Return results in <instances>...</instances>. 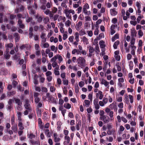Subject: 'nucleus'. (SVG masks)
<instances>
[{
	"label": "nucleus",
	"instance_id": "f257e3e1",
	"mask_svg": "<svg viewBox=\"0 0 145 145\" xmlns=\"http://www.w3.org/2000/svg\"><path fill=\"white\" fill-rule=\"evenodd\" d=\"M86 60L84 57H80L77 59L78 64L79 66L81 68H83L85 66Z\"/></svg>",
	"mask_w": 145,
	"mask_h": 145
},
{
	"label": "nucleus",
	"instance_id": "f03ea898",
	"mask_svg": "<svg viewBox=\"0 0 145 145\" xmlns=\"http://www.w3.org/2000/svg\"><path fill=\"white\" fill-rule=\"evenodd\" d=\"M35 49L36 50L35 54L37 56H39L41 54L40 48L39 45L35 44Z\"/></svg>",
	"mask_w": 145,
	"mask_h": 145
},
{
	"label": "nucleus",
	"instance_id": "7ed1b4c3",
	"mask_svg": "<svg viewBox=\"0 0 145 145\" xmlns=\"http://www.w3.org/2000/svg\"><path fill=\"white\" fill-rule=\"evenodd\" d=\"M31 48V46L29 45V44H22L20 46V48L21 50L25 49L26 50H30Z\"/></svg>",
	"mask_w": 145,
	"mask_h": 145
},
{
	"label": "nucleus",
	"instance_id": "20e7f679",
	"mask_svg": "<svg viewBox=\"0 0 145 145\" xmlns=\"http://www.w3.org/2000/svg\"><path fill=\"white\" fill-rule=\"evenodd\" d=\"M99 119L100 120L103 121L105 123H108L109 121V118L106 115L100 117Z\"/></svg>",
	"mask_w": 145,
	"mask_h": 145
},
{
	"label": "nucleus",
	"instance_id": "39448f33",
	"mask_svg": "<svg viewBox=\"0 0 145 145\" xmlns=\"http://www.w3.org/2000/svg\"><path fill=\"white\" fill-rule=\"evenodd\" d=\"M24 106L25 108L29 111H30L31 110V108L30 106V105L29 103V102L28 100H25Z\"/></svg>",
	"mask_w": 145,
	"mask_h": 145
},
{
	"label": "nucleus",
	"instance_id": "423d86ee",
	"mask_svg": "<svg viewBox=\"0 0 145 145\" xmlns=\"http://www.w3.org/2000/svg\"><path fill=\"white\" fill-rule=\"evenodd\" d=\"M63 12L65 14L66 17L69 19H71V15H70V10H68L67 9H65L64 11Z\"/></svg>",
	"mask_w": 145,
	"mask_h": 145
},
{
	"label": "nucleus",
	"instance_id": "0eeeda50",
	"mask_svg": "<svg viewBox=\"0 0 145 145\" xmlns=\"http://www.w3.org/2000/svg\"><path fill=\"white\" fill-rule=\"evenodd\" d=\"M45 33L42 32L40 35V37L41 39V42H45L46 41V38L45 37Z\"/></svg>",
	"mask_w": 145,
	"mask_h": 145
},
{
	"label": "nucleus",
	"instance_id": "6e6552de",
	"mask_svg": "<svg viewBox=\"0 0 145 145\" xmlns=\"http://www.w3.org/2000/svg\"><path fill=\"white\" fill-rule=\"evenodd\" d=\"M101 84H102L104 85L105 86L107 87V88H109V82L106 81V80L103 78H102L101 81Z\"/></svg>",
	"mask_w": 145,
	"mask_h": 145
},
{
	"label": "nucleus",
	"instance_id": "1a4fd4ad",
	"mask_svg": "<svg viewBox=\"0 0 145 145\" xmlns=\"http://www.w3.org/2000/svg\"><path fill=\"white\" fill-rule=\"evenodd\" d=\"M64 139L65 140L64 142V145H68L70 141V138L68 136H65Z\"/></svg>",
	"mask_w": 145,
	"mask_h": 145
},
{
	"label": "nucleus",
	"instance_id": "9d476101",
	"mask_svg": "<svg viewBox=\"0 0 145 145\" xmlns=\"http://www.w3.org/2000/svg\"><path fill=\"white\" fill-rule=\"evenodd\" d=\"M12 125V126L11 127L12 130L14 133H17L18 132V129L17 124H14Z\"/></svg>",
	"mask_w": 145,
	"mask_h": 145
},
{
	"label": "nucleus",
	"instance_id": "9b49d317",
	"mask_svg": "<svg viewBox=\"0 0 145 145\" xmlns=\"http://www.w3.org/2000/svg\"><path fill=\"white\" fill-rule=\"evenodd\" d=\"M110 12L111 15L113 16L116 15L118 14V12L116 11L115 8L111 9L110 10Z\"/></svg>",
	"mask_w": 145,
	"mask_h": 145
},
{
	"label": "nucleus",
	"instance_id": "f8f14e48",
	"mask_svg": "<svg viewBox=\"0 0 145 145\" xmlns=\"http://www.w3.org/2000/svg\"><path fill=\"white\" fill-rule=\"evenodd\" d=\"M81 39L82 41H83L84 44L87 45L89 44L88 39L86 37H83Z\"/></svg>",
	"mask_w": 145,
	"mask_h": 145
},
{
	"label": "nucleus",
	"instance_id": "ddd939ff",
	"mask_svg": "<svg viewBox=\"0 0 145 145\" xmlns=\"http://www.w3.org/2000/svg\"><path fill=\"white\" fill-rule=\"evenodd\" d=\"M28 10H29V13L31 15H34L35 14V10L32 8L31 7L29 6L28 7Z\"/></svg>",
	"mask_w": 145,
	"mask_h": 145
},
{
	"label": "nucleus",
	"instance_id": "4468645a",
	"mask_svg": "<svg viewBox=\"0 0 145 145\" xmlns=\"http://www.w3.org/2000/svg\"><path fill=\"white\" fill-rule=\"evenodd\" d=\"M18 24L20 28L23 29L24 27V25L22 24V21L20 19H19L18 21Z\"/></svg>",
	"mask_w": 145,
	"mask_h": 145
},
{
	"label": "nucleus",
	"instance_id": "2eb2a0df",
	"mask_svg": "<svg viewBox=\"0 0 145 145\" xmlns=\"http://www.w3.org/2000/svg\"><path fill=\"white\" fill-rule=\"evenodd\" d=\"M49 45L48 42H41L40 46L43 48H48L49 47Z\"/></svg>",
	"mask_w": 145,
	"mask_h": 145
},
{
	"label": "nucleus",
	"instance_id": "dca6fc26",
	"mask_svg": "<svg viewBox=\"0 0 145 145\" xmlns=\"http://www.w3.org/2000/svg\"><path fill=\"white\" fill-rule=\"evenodd\" d=\"M107 133L108 135H111L112 134L113 135H114L116 134V131L113 129L112 130L108 129L107 131Z\"/></svg>",
	"mask_w": 145,
	"mask_h": 145
},
{
	"label": "nucleus",
	"instance_id": "f3484780",
	"mask_svg": "<svg viewBox=\"0 0 145 145\" xmlns=\"http://www.w3.org/2000/svg\"><path fill=\"white\" fill-rule=\"evenodd\" d=\"M87 9L82 8V12L86 15H89L91 14L90 11H88Z\"/></svg>",
	"mask_w": 145,
	"mask_h": 145
},
{
	"label": "nucleus",
	"instance_id": "a211bd4d",
	"mask_svg": "<svg viewBox=\"0 0 145 145\" xmlns=\"http://www.w3.org/2000/svg\"><path fill=\"white\" fill-rule=\"evenodd\" d=\"M42 110L41 108H37V113L38 117L40 118L41 116Z\"/></svg>",
	"mask_w": 145,
	"mask_h": 145
},
{
	"label": "nucleus",
	"instance_id": "6ab92c4d",
	"mask_svg": "<svg viewBox=\"0 0 145 145\" xmlns=\"http://www.w3.org/2000/svg\"><path fill=\"white\" fill-rule=\"evenodd\" d=\"M18 126L19 128V130H23L24 127L23 126V124L21 121H18Z\"/></svg>",
	"mask_w": 145,
	"mask_h": 145
},
{
	"label": "nucleus",
	"instance_id": "aec40b11",
	"mask_svg": "<svg viewBox=\"0 0 145 145\" xmlns=\"http://www.w3.org/2000/svg\"><path fill=\"white\" fill-rule=\"evenodd\" d=\"M84 106L87 107H89L90 105V102L89 100H85L84 101Z\"/></svg>",
	"mask_w": 145,
	"mask_h": 145
},
{
	"label": "nucleus",
	"instance_id": "412c9836",
	"mask_svg": "<svg viewBox=\"0 0 145 145\" xmlns=\"http://www.w3.org/2000/svg\"><path fill=\"white\" fill-rule=\"evenodd\" d=\"M99 44L101 48L105 47V42L103 40H101L99 42Z\"/></svg>",
	"mask_w": 145,
	"mask_h": 145
},
{
	"label": "nucleus",
	"instance_id": "4be33fe9",
	"mask_svg": "<svg viewBox=\"0 0 145 145\" xmlns=\"http://www.w3.org/2000/svg\"><path fill=\"white\" fill-rule=\"evenodd\" d=\"M14 100L16 103L18 105H22V102L20 101L19 99L14 98Z\"/></svg>",
	"mask_w": 145,
	"mask_h": 145
},
{
	"label": "nucleus",
	"instance_id": "5701e85b",
	"mask_svg": "<svg viewBox=\"0 0 145 145\" xmlns=\"http://www.w3.org/2000/svg\"><path fill=\"white\" fill-rule=\"evenodd\" d=\"M64 107L67 109H69L71 107V105L68 103H65L64 105Z\"/></svg>",
	"mask_w": 145,
	"mask_h": 145
},
{
	"label": "nucleus",
	"instance_id": "b1692460",
	"mask_svg": "<svg viewBox=\"0 0 145 145\" xmlns=\"http://www.w3.org/2000/svg\"><path fill=\"white\" fill-rule=\"evenodd\" d=\"M48 116L46 112H44L43 113L42 118L45 121H47Z\"/></svg>",
	"mask_w": 145,
	"mask_h": 145
},
{
	"label": "nucleus",
	"instance_id": "393cba45",
	"mask_svg": "<svg viewBox=\"0 0 145 145\" xmlns=\"http://www.w3.org/2000/svg\"><path fill=\"white\" fill-rule=\"evenodd\" d=\"M21 116L22 113L20 112H17V116L18 118V121H21Z\"/></svg>",
	"mask_w": 145,
	"mask_h": 145
},
{
	"label": "nucleus",
	"instance_id": "a878e982",
	"mask_svg": "<svg viewBox=\"0 0 145 145\" xmlns=\"http://www.w3.org/2000/svg\"><path fill=\"white\" fill-rule=\"evenodd\" d=\"M119 38V35L118 34H116L112 38V42H114L117 39Z\"/></svg>",
	"mask_w": 145,
	"mask_h": 145
},
{
	"label": "nucleus",
	"instance_id": "bb28decb",
	"mask_svg": "<svg viewBox=\"0 0 145 145\" xmlns=\"http://www.w3.org/2000/svg\"><path fill=\"white\" fill-rule=\"evenodd\" d=\"M14 36L15 37L16 41V42L18 41L20 39V37L19 36L18 34V33H15L14 35Z\"/></svg>",
	"mask_w": 145,
	"mask_h": 145
},
{
	"label": "nucleus",
	"instance_id": "cd10ccee",
	"mask_svg": "<svg viewBox=\"0 0 145 145\" xmlns=\"http://www.w3.org/2000/svg\"><path fill=\"white\" fill-rule=\"evenodd\" d=\"M124 101L127 104L129 103V97L127 95L125 94L124 95Z\"/></svg>",
	"mask_w": 145,
	"mask_h": 145
},
{
	"label": "nucleus",
	"instance_id": "c85d7f7f",
	"mask_svg": "<svg viewBox=\"0 0 145 145\" xmlns=\"http://www.w3.org/2000/svg\"><path fill=\"white\" fill-rule=\"evenodd\" d=\"M82 24V22L81 21H80L78 22L77 24H76V28L77 30L79 29L80 27L81 26Z\"/></svg>",
	"mask_w": 145,
	"mask_h": 145
},
{
	"label": "nucleus",
	"instance_id": "c756f323",
	"mask_svg": "<svg viewBox=\"0 0 145 145\" xmlns=\"http://www.w3.org/2000/svg\"><path fill=\"white\" fill-rule=\"evenodd\" d=\"M79 34L78 32H76L75 34V39L76 41H79Z\"/></svg>",
	"mask_w": 145,
	"mask_h": 145
},
{
	"label": "nucleus",
	"instance_id": "7c9ffc66",
	"mask_svg": "<svg viewBox=\"0 0 145 145\" xmlns=\"http://www.w3.org/2000/svg\"><path fill=\"white\" fill-rule=\"evenodd\" d=\"M49 17L47 16L43 20V22L45 24H46L49 22Z\"/></svg>",
	"mask_w": 145,
	"mask_h": 145
},
{
	"label": "nucleus",
	"instance_id": "2f4dec72",
	"mask_svg": "<svg viewBox=\"0 0 145 145\" xmlns=\"http://www.w3.org/2000/svg\"><path fill=\"white\" fill-rule=\"evenodd\" d=\"M88 48H89V52L91 53H93L94 52V49L91 46H89V47H88Z\"/></svg>",
	"mask_w": 145,
	"mask_h": 145
},
{
	"label": "nucleus",
	"instance_id": "473e14b6",
	"mask_svg": "<svg viewBox=\"0 0 145 145\" xmlns=\"http://www.w3.org/2000/svg\"><path fill=\"white\" fill-rule=\"evenodd\" d=\"M13 44L11 43L8 44H7L5 45V48H11L13 47Z\"/></svg>",
	"mask_w": 145,
	"mask_h": 145
},
{
	"label": "nucleus",
	"instance_id": "72a5a7b5",
	"mask_svg": "<svg viewBox=\"0 0 145 145\" xmlns=\"http://www.w3.org/2000/svg\"><path fill=\"white\" fill-rule=\"evenodd\" d=\"M99 99L100 100H101L103 98L104 95L103 92L99 90Z\"/></svg>",
	"mask_w": 145,
	"mask_h": 145
},
{
	"label": "nucleus",
	"instance_id": "f704fd0d",
	"mask_svg": "<svg viewBox=\"0 0 145 145\" xmlns=\"http://www.w3.org/2000/svg\"><path fill=\"white\" fill-rule=\"evenodd\" d=\"M59 25H62L61 27H60V31L61 33H64L65 31V29L63 27V24L61 23H59Z\"/></svg>",
	"mask_w": 145,
	"mask_h": 145
},
{
	"label": "nucleus",
	"instance_id": "c9c22d12",
	"mask_svg": "<svg viewBox=\"0 0 145 145\" xmlns=\"http://www.w3.org/2000/svg\"><path fill=\"white\" fill-rule=\"evenodd\" d=\"M36 18L37 20V21L39 23L41 22L42 21V19L41 17L39 16L38 15H37L36 16Z\"/></svg>",
	"mask_w": 145,
	"mask_h": 145
},
{
	"label": "nucleus",
	"instance_id": "e433bc0d",
	"mask_svg": "<svg viewBox=\"0 0 145 145\" xmlns=\"http://www.w3.org/2000/svg\"><path fill=\"white\" fill-rule=\"evenodd\" d=\"M44 133L47 137H50V134L49 132L48 129H46L45 130Z\"/></svg>",
	"mask_w": 145,
	"mask_h": 145
},
{
	"label": "nucleus",
	"instance_id": "4c0bfd02",
	"mask_svg": "<svg viewBox=\"0 0 145 145\" xmlns=\"http://www.w3.org/2000/svg\"><path fill=\"white\" fill-rule=\"evenodd\" d=\"M37 103L38 104L37 106V108H40L42 107L43 104L42 102L41 101Z\"/></svg>",
	"mask_w": 145,
	"mask_h": 145
},
{
	"label": "nucleus",
	"instance_id": "58836bf2",
	"mask_svg": "<svg viewBox=\"0 0 145 145\" xmlns=\"http://www.w3.org/2000/svg\"><path fill=\"white\" fill-rule=\"evenodd\" d=\"M135 39L133 37H132L130 42V45H134L135 43Z\"/></svg>",
	"mask_w": 145,
	"mask_h": 145
},
{
	"label": "nucleus",
	"instance_id": "ea45409f",
	"mask_svg": "<svg viewBox=\"0 0 145 145\" xmlns=\"http://www.w3.org/2000/svg\"><path fill=\"white\" fill-rule=\"evenodd\" d=\"M119 44V41H117L115 42L113 46L115 49H116L117 48V46Z\"/></svg>",
	"mask_w": 145,
	"mask_h": 145
},
{
	"label": "nucleus",
	"instance_id": "a19ab883",
	"mask_svg": "<svg viewBox=\"0 0 145 145\" xmlns=\"http://www.w3.org/2000/svg\"><path fill=\"white\" fill-rule=\"evenodd\" d=\"M138 35H139V37H142L143 35V33L141 29L139 30L138 31Z\"/></svg>",
	"mask_w": 145,
	"mask_h": 145
},
{
	"label": "nucleus",
	"instance_id": "79ce46f5",
	"mask_svg": "<svg viewBox=\"0 0 145 145\" xmlns=\"http://www.w3.org/2000/svg\"><path fill=\"white\" fill-rule=\"evenodd\" d=\"M57 59V55L54 56L53 58L51 59V61L53 62H56V61Z\"/></svg>",
	"mask_w": 145,
	"mask_h": 145
},
{
	"label": "nucleus",
	"instance_id": "37998d69",
	"mask_svg": "<svg viewBox=\"0 0 145 145\" xmlns=\"http://www.w3.org/2000/svg\"><path fill=\"white\" fill-rule=\"evenodd\" d=\"M71 24V22L69 20H68L65 22V25L66 27H68L70 26Z\"/></svg>",
	"mask_w": 145,
	"mask_h": 145
},
{
	"label": "nucleus",
	"instance_id": "c03bdc74",
	"mask_svg": "<svg viewBox=\"0 0 145 145\" xmlns=\"http://www.w3.org/2000/svg\"><path fill=\"white\" fill-rule=\"evenodd\" d=\"M51 49L52 51H54L55 52H56L57 51V48H56L53 45L51 46Z\"/></svg>",
	"mask_w": 145,
	"mask_h": 145
},
{
	"label": "nucleus",
	"instance_id": "a18cd8bd",
	"mask_svg": "<svg viewBox=\"0 0 145 145\" xmlns=\"http://www.w3.org/2000/svg\"><path fill=\"white\" fill-rule=\"evenodd\" d=\"M129 66L130 70H132L133 69V63L132 61H130L129 63Z\"/></svg>",
	"mask_w": 145,
	"mask_h": 145
},
{
	"label": "nucleus",
	"instance_id": "49530a36",
	"mask_svg": "<svg viewBox=\"0 0 145 145\" xmlns=\"http://www.w3.org/2000/svg\"><path fill=\"white\" fill-rule=\"evenodd\" d=\"M42 75L40 76V82L41 83H43L45 81V78L42 76Z\"/></svg>",
	"mask_w": 145,
	"mask_h": 145
},
{
	"label": "nucleus",
	"instance_id": "de8ad7c7",
	"mask_svg": "<svg viewBox=\"0 0 145 145\" xmlns=\"http://www.w3.org/2000/svg\"><path fill=\"white\" fill-rule=\"evenodd\" d=\"M129 98L130 101L131 103H132L133 102V96L131 95H129Z\"/></svg>",
	"mask_w": 145,
	"mask_h": 145
},
{
	"label": "nucleus",
	"instance_id": "09e8293b",
	"mask_svg": "<svg viewBox=\"0 0 145 145\" xmlns=\"http://www.w3.org/2000/svg\"><path fill=\"white\" fill-rule=\"evenodd\" d=\"M82 7L81 6H79L77 9L76 10L77 11V13L79 14L82 12Z\"/></svg>",
	"mask_w": 145,
	"mask_h": 145
},
{
	"label": "nucleus",
	"instance_id": "8fccbe9b",
	"mask_svg": "<svg viewBox=\"0 0 145 145\" xmlns=\"http://www.w3.org/2000/svg\"><path fill=\"white\" fill-rule=\"evenodd\" d=\"M113 112L112 111H111L109 113V115L110 116V119L111 120H113L114 119V118H113Z\"/></svg>",
	"mask_w": 145,
	"mask_h": 145
},
{
	"label": "nucleus",
	"instance_id": "3c124183",
	"mask_svg": "<svg viewBox=\"0 0 145 145\" xmlns=\"http://www.w3.org/2000/svg\"><path fill=\"white\" fill-rule=\"evenodd\" d=\"M52 12L54 13H55L57 11V8L55 7H54L53 8H52Z\"/></svg>",
	"mask_w": 145,
	"mask_h": 145
},
{
	"label": "nucleus",
	"instance_id": "603ef678",
	"mask_svg": "<svg viewBox=\"0 0 145 145\" xmlns=\"http://www.w3.org/2000/svg\"><path fill=\"white\" fill-rule=\"evenodd\" d=\"M83 8L88 9L89 8V6L88 3H86L83 6Z\"/></svg>",
	"mask_w": 145,
	"mask_h": 145
},
{
	"label": "nucleus",
	"instance_id": "864d4df0",
	"mask_svg": "<svg viewBox=\"0 0 145 145\" xmlns=\"http://www.w3.org/2000/svg\"><path fill=\"white\" fill-rule=\"evenodd\" d=\"M84 84V82L82 81L79 82L78 83L79 86L80 88H82L83 87Z\"/></svg>",
	"mask_w": 145,
	"mask_h": 145
},
{
	"label": "nucleus",
	"instance_id": "5fc2aeb1",
	"mask_svg": "<svg viewBox=\"0 0 145 145\" xmlns=\"http://www.w3.org/2000/svg\"><path fill=\"white\" fill-rule=\"evenodd\" d=\"M0 92L1 93L3 91V83L2 82H0Z\"/></svg>",
	"mask_w": 145,
	"mask_h": 145
},
{
	"label": "nucleus",
	"instance_id": "6e6d98bb",
	"mask_svg": "<svg viewBox=\"0 0 145 145\" xmlns=\"http://www.w3.org/2000/svg\"><path fill=\"white\" fill-rule=\"evenodd\" d=\"M11 122L12 125L16 124L14 122V116L11 117Z\"/></svg>",
	"mask_w": 145,
	"mask_h": 145
},
{
	"label": "nucleus",
	"instance_id": "4d7b16f0",
	"mask_svg": "<svg viewBox=\"0 0 145 145\" xmlns=\"http://www.w3.org/2000/svg\"><path fill=\"white\" fill-rule=\"evenodd\" d=\"M116 66L117 67L118 71V72L120 71H121V68L119 64H116Z\"/></svg>",
	"mask_w": 145,
	"mask_h": 145
},
{
	"label": "nucleus",
	"instance_id": "13d9d810",
	"mask_svg": "<svg viewBox=\"0 0 145 145\" xmlns=\"http://www.w3.org/2000/svg\"><path fill=\"white\" fill-rule=\"evenodd\" d=\"M86 32L84 31L81 30L79 32V35L80 36H82L86 34Z\"/></svg>",
	"mask_w": 145,
	"mask_h": 145
},
{
	"label": "nucleus",
	"instance_id": "bf43d9fd",
	"mask_svg": "<svg viewBox=\"0 0 145 145\" xmlns=\"http://www.w3.org/2000/svg\"><path fill=\"white\" fill-rule=\"evenodd\" d=\"M57 59L60 62H61L63 61V58L62 56L59 55H57Z\"/></svg>",
	"mask_w": 145,
	"mask_h": 145
},
{
	"label": "nucleus",
	"instance_id": "052dcab7",
	"mask_svg": "<svg viewBox=\"0 0 145 145\" xmlns=\"http://www.w3.org/2000/svg\"><path fill=\"white\" fill-rule=\"evenodd\" d=\"M35 135H33V133H30L29 135V138L31 139H32L33 138H35Z\"/></svg>",
	"mask_w": 145,
	"mask_h": 145
},
{
	"label": "nucleus",
	"instance_id": "680f3d73",
	"mask_svg": "<svg viewBox=\"0 0 145 145\" xmlns=\"http://www.w3.org/2000/svg\"><path fill=\"white\" fill-rule=\"evenodd\" d=\"M64 103V101L62 99H59V104L60 105H63Z\"/></svg>",
	"mask_w": 145,
	"mask_h": 145
},
{
	"label": "nucleus",
	"instance_id": "e2e57ef3",
	"mask_svg": "<svg viewBox=\"0 0 145 145\" xmlns=\"http://www.w3.org/2000/svg\"><path fill=\"white\" fill-rule=\"evenodd\" d=\"M17 88L18 90L21 91H23L24 90V88L21 87L20 86H17Z\"/></svg>",
	"mask_w": 145,
	"mask_h": 145
},
{
	"label": "nucleus",
	"instance_id": "0e129e2a",
	"mask_svg": "<svg viewBox=\"0 0 145 145\" xmlns=\"http://www.w3.org/2000/svg\"><path fill=\"white\" fill-rule=\"evenodd\" d=\"M87 33H88V35L90 37H91L93 35V32L92 31H87Z\"/></svg>",
	"mask_w": 145,
	"mask_h": 145
},
{
	"label": "nucleus",
	"instance_id": "69168bd1",
	"mask_svg": "<svg viewBox=\"0 0 145 145\" xmlns=\"http://www.w3.org/2000/svg\"><path fill=\"white\" fill-rule=\"evenodd\" d=\"M143 28L144 27H145V25L143 27H142V26L140 25H137L136 26V29H140L142 27Z\"/></svg>",
	"mask_w": 145,
	"mask_h": 145
},
{
	"label": "nucleus",
	"instance_id": "338daca9",
	"mask_svg": "<svg viewBox=\"0 0 145 145\" xmlns=\"http://www.w3.org/2000/svg\"><path fill=\"white\" fill-rule=\"evenodd\" d=\"M117 22V20L116 18H114L112 19V22L114 24H116Z\"/></svg>",
	"mask_w": 145,
	"mask_h": 145
},
{
	"label": "nucleus",
	"instance_id": "774afa93",
	"mask_svg": "<svg viewBox=\"0 0 145 145\" xmlns=\"http://www.w3.org/2000/svg\"><path fill=\"white\" fill-rule=\"evenodd\" d=\"M93 105L94 106L95 108V109H96V110H98L100 106L98 103L96 104Z\"/></svg>",
	"mask_w": 145,
	"mask_h": 145
}]
</instances>
